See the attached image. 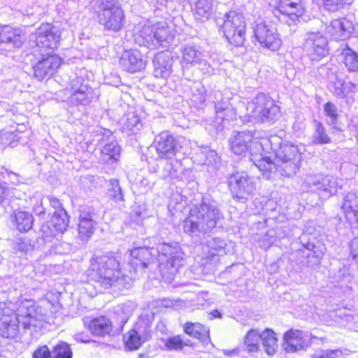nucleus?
<instances>
[{
  "label": "nucleus",
  "instance_id": "f257e3e1",
  "mask_svg": "<svg viewBox=\"0 0 358 358\" xmlns=\"http://www.w3.org/2000/svg\"><path fill=\"white\" fill-rule=\"evenodd\" d=\"M151 252L147 248L132 249L129 252V275L120 268V262L115 257L103 255L93 258L88 269L91 280L97 282L103 289L114 290L129 289L132 285L135 273L138 268H146L151 259Z\"/></svg>",
  "mask_w": 358,
  "mask_h": 358
},
{
  "label": "nucleus",
  "instance_id": "f03ea898",
  "mask_svg": "<svg viewBox=\"0 0 358 358\" xmlns=\"http://www.w3.org/2000/svg\"><path fill=\"white\" fill-rule=\"evenodd\" d=\"M268 143L271 149L275 155V162H273L271 157L262 154L251 155V161L259 169L263 178L271 180L278 174L285 177H292L296 175L300 167L301 153L297 146L283 143L278 136L269 138H263L258 143V145L264 148Z\"/></svg>",
  "mask_w": 358,
  "mask_h": 358
},
{
  "label": "nucleus",
  "instance_id": "7ed1b4c3",
  "mask_svg": "<svg viewBox=\"0 0 358 358\" xmlns=\"http://www.w3.org/2000/svg\"><path fill=\"white\" fill-rule=\"evenodd\" d=\"M44 320L41 308H36L31 301L21 302L16 310L15 305L11 302L0 303V336L3 338H16L20 331V324L27 329L42 327Z\"/></svg>",
  "mask_w": 358,
  "mask_h": 358
},
{
  "label": "nucleus",
  "instance_id": "20e7f679",
  "mask_svg": "<svg viewBox=\"0 0 358 358\" xmlns=\"http://www.w3.org/2000/svg\"><path fill=\"white\" fill-rule=\"evenodd\" d=\"M223 219V215L208 196L193 204L183 222L184 231L192 237L211 232Z\"/></svg>",
  "mask_w": 358,
  "mask_h": 358
},
{
  "label": "nucleus",
  "instance_id": "39448f33",
  "mask_svg": "<svg viewBox=\"0 0 358 358\" xmlns=\"http://www.w3.org/2000/svg\"><path fill=\"white\" fill-rule=\"evenodd\" d=\"M98 23L108 31L118 32L125 24V13L114 0H102L94 12Z\"/></svg>",
  "mask_w": 358,
  "mask_h": 358
},
{
  "label": "nucleus",
  "instance_id": "423d86ee",
  "mask_svg": "<svg viewBox=\"0 0 358 358\" xmlns=\"http://www.w3.org/2000/svg\"><path fill=\"white\" fill-rule=\"evenodd\" d=\"M249 117L255 121L273 124L281 117L280 107L270 96L259 93L247 108Z\"/></svg>",
  "mask_w": 358,
  "mask_h": 358
},
{
  "label": "nucleus",
  "instance_id": "0eeeda50",
  "mask_svg": "<svg viewBox=\"0 0 358 358\" xmlns=\"http://www.w3.org/2000/svg\"><path fill=\"white\" fill-rule=\"evenodd\" d=\"M184 254L178 247L163 243L158 248V267L163 279L171 280L184 261Z\"/></svg>",
  "mask_w": 358,
  "mask_h": 358
},
{
  "label": "nucleus",
  "instance_id": "6e6552de",
  "mask_svg": "<svg viewBox=\"0 0 358 358\" xmlns=\"http://www.w3.org/2000/svg\"><path fill=\"white\" fill-rule=\"evenodd\" d=\"M222 29L231 45H242L245 41L246 22L243 14L230 10L224 15Z\"/></svg>",
  "mask_w": 358,
  "mask_h": 358
},
{
  "label": "nucleus",
  "instance_id": "1a4fd4ad",
  "mask_svg": "<svg viewBox=\"0 0 358 358\" xmlns=\"http://www.w3.org/2000/svg\"><path fill=\"white\" fill-rule=\"evenodd\" d=\"M342 180L329 175L315 174L306 178L305 183L310 191L317 194L321 200L335 195L342 187Z\"/></svg>",
  "mask_w": 358,
  "mask_h": 358
},
{
  "label": "nucleus",
  "instance_id": "9d476101",
  "mask_svg": "<svg viewBox=\"0 0 358 358\" xmlns=\"http://www.w3.org/2000/svg\"><path fill=\"white\" fill-rule=\"evenodd\" d=\"M155 320V313L150 312L141 315L136 329H131L124 336L125 347L129 350L139 348L143 343L151 337V326Z\"/></svg>",
  "mask_w": 358,
  "mask_h": 358
},
{
  "label": "nucleus",
  "instance_id": "9b49d317",
  "mask_svg": "<svg viewBox=\"0 0 358 358\" xmlns=\"http://www.w3.org/2000/svg\"><path fill=\"white\" fill-rule=\"evenodd\" d=\"M228 184L233 197L242 202L248 200L255 190L254 179L243 171L231 174Z\"/></svg>",
  "mask_w": 358,
  "mask_h": 358
},
{
  "label": "nucleus",
  "instance_id": "f8f14e48",
  "mask_svg": "<svg viewBox=\"0 0 358 358\" xmlns=\"http://www.w3.org/2000/svg\"><path fill=\"white\" fill-rule=\"evenodd\" d=\"M69 103L74 106H87L96 98L94 90L80 77L71 80Z\"/></svg>",
  "mask_w": 358,
  "mask_h": 358
},
{
  "label": "nucleus",
  "instance_id": "ddd939ff",
  "mask_svg": "<svg viewBox=\"0 0 358 358\" xmlns=\"http://www.w3.org/2000/svg\"><path fill=\"white\" fill-rule=\"evenodd\" d=\"M69 217L65 209L55 210L50 221L43 224L41 228L43 241H50L53 236H61L66 230Z\"/></svg>",
  "mask_w": 358,
  "mask_h": 358
},
{
  "label": "nucleus",
  "instance_id": "4468645a",
  "mask_svg": "<svg viewBox=\"0 0 358 358\" xmlns=\"http://www.w3.org/2000/svg\"><path fill=\"white\" fill-rule=\"evenodd\" d=\"M269 5L274 14H279L293 21L299 20L306 12L303 0H271Z\"/></svg>",
  "mask_w": 358,
  "mask_h": 358
},
{
  "label": "nucleus",
  "instance_id": "2eb2a0df",
  "mask_svg": "<svg viewBox=\"0 0 358 358\" xmlns=\"http://www.w3.org/2000/svg\"><path fill=\"white\" fill-rule=\"evenodd\" d=\"M299 243L303 247L302 252L307 258L309 265H315L320 263L324 254L325 247L313 235L303 233L299 237Z\"/></svg>",
  "mask_w": 358,
  "mask_h": 358
},
{
  "label": "nucleus",
  "instance_id": "dca6fc26",
  "mask_svg": "<svg viewBox=\"0 0 358 358\" xmlns=\"http://www.w3.org/2000/svg\"><path fill=\"white\" fill-rule=\"evenodd\" d=\"M62 63V59L52 52L42 54L41 59L34 66V76L42 80L51 76Z\"/></svg>",
  "mask_w": 358,
  "mask_h": 358
},
{
  "label": "nucleus",
  "instance_id": "f3484780",
  "mask_svg": "<svg viewBox=\"0 0 358 358\" xmlns=\"http://www.w3.org/2000/svg\"><path fill=\"white\" fill-rule=\"evenodd\" d=\"M119 62L123 70L129 73L139 71L145 66L142 53L136 48L124 50Z\"/></svg>",
  "mask_w": 358,
  "mask_h": 358
},
{
  "label": "nucleus",
  "instance_id": "a211bd4d",
  "mask_svg": "<svg viewBox=\"0 0 358 358\" xmlns=\"http://www.w3.org/2000/svg\"><path fill=\"white\" fill-rule=\"evenodd\" d=\"M103 135L106 136V138L105 139L103 137L101 141L102 148L101 150L100 159L106 164H113L118 161L120 158V146L113 136L111 131H105Z\"/></svg>",
  "mask_w": 358,
  "mask_h": 358
},
{
  "label": "nucleus",
  "instance_id": "6ab92c4d",
  "mask_svg": "<svg viewBox=\"0 0 358 358\" xmlns=\"http://www.w3.org/2000/svg\"><path fill=\"white\" fill-rule=\"evenodd\" d=\"M257 138L259 136L256 132L252 133L250 131H234L229 140L230 149L235 155L245 156L248 152L252 139Z\"/></svg>",
  "mask_w": 358,
  "mask_h": 358
},
{
  "label": "nucleus",
  "instance_id": "aec40b11",
  "mask_svg": "<svg viewBox=\"0 0 358 358\" xmlns=\"http://www.w3.org/2000/svg\"><path fill=\"white\" fill-rule=\"evenodd\" d=\"M99 220L90 208L80 212L79 216L78 234L83 241H87L94 232Z\"/></svg>",
  "mask_w": 358,
  "mask_h": 358
},
{
  "label": "nucleus",
  "instance_id": "412c9836",
  "mask_svg": "<svg viewBox=\"0 0 358 358\" xmlns=\"http://www.w3.org/2000/svg\"><path fill=\"white\" fill-rule=\"evenodd\" d=\"M353 31L352 23L345 18L335 20L327 27V32L331 38L336 42L350 38Z\"/></svg>",
  "mask_w": 358,
  "mask_h": 358
},
{
  "label": "nucleus",
  "instance_id": "4be33fe9",
  "mask_svg": "<svg viewBox=\"0 0 358 358\" xmlns=\"http://www.w3.org/2000/svg\"><path fill=\"white\" fill-rule=\"evenodd\" d=\"M306 334L300 330L290 329L284 335V349L287 352H295L307 345L304 338Z\"/></svg>",
  "mask_w": 358,
  "mask_h": 358
},
{
  "label": "nucleus",
  "instance_id": "5701e85b",
  "mask_svg": "<svg viewBox=\"0 0 358 358\" xmlns=\"http://www.w3.org/2000/svg\"><path fill=\"white\" fill-rule=\"evenodd\" d=\"M183 331L186 334L199 340L203 346L207 347L209 344L213 346L210 338L209 329L201 324L187 322L183 326Z\"/></svg>",
  "mask_w": 358,
  "mask_h": 358
},
{
  "label": "nucleus",
  "instance_id": "b1692460",
  "mask_svg": "<svg viewBox=\"0 0 358 358\" xmlns=\"http://www.w3.org/2000/svg\"><path fill=\"white\" fill-rule=\"evenodd\" d=\"M122 131L127 136L136 134L142 128L141 120L136 111H128L120 120Z\"/></svg>",
  "mask_w": 358,
  "mask_h": 358
},
{
  "label": "nucleus",
  "instance_id": "393cba45",
  "mask_svg": "<svg viewBox=\"0 0 358 358\" xmlns=\"http://www.w3.org/2000/svg\"><path fill=\"white\" fill-rule=\"evenodd\" d=\"M159 137L158 157L171 158L176 153L175 139L168 131L162 132Z\"/></svg>",
  "mask_w": 358,
  "mask_h": 358
},
{
  "label": "nucleus",
  "instance_id": "a878e982",
  "mask_svg": "<svg viewBox=\"0 0 358 358\" xmlns=\"http://www.w3.org/2000/svg\"><path fill=\"white\" fill-rule=\"evenodd\" d=\"M85 325L87 326L93 335L98 336L109 334L112 329L110 321L104 316L93 318L88 324L87 321L85 320Z\"/></svg>",
  "mask_w": 358,
  "mask_h": 358
},
{
  "label": "nucleus",
  "instance_id": "bb28decb",
  "mask_svg": "<svg viewBox=\"0 0 358 358\" xmlns=\"http://www.w3.org/2000/svg\"><path fill=\"white\" fill-rule=\"evenodd\" d=\"M356 85L351 82H345L341 79L331 84L330 91L337 97L344 98L355 92Z\"/></svg>",
  "mask_w": 358,
  "mask_h": 358
},
{
  "label": "nucleus",
  "instance_id": "cd10ccee",
  "mask_svg": "<svg viewBox=\"0 0 358 358\" xmlns=\"http://www.w3.org/2000/svg\"><path fill=\"white\" fill-rule=\"evenodd\" d=\"M38 38L41 43H58L59 34L55 30V27L50 23H43L38 28Z\"/></svg>",
  "mask_w": 358,
  "mask_h": 358
},
{
  "label": "nucleus",
  "instance_id": "c85d7f7f",
  "mask_svg": "<svg viewBox=\"0 0 358 358\" xmlns=\"http://www.w3.org/2000/svg\"><path fill=\"white\" fill-rule=\"evenodd\" d=\"M261 341L264 351L268 355H273L278 349V339L271 329H266L261 333Z\"/></svg>",
  "mask_w": 358,
  "mask_h": 358
},
{
  "label": "nucleus",
  "instance_id": "c756f323",
  "mask_svg": "<svg viewBox=\"0 0 358 358\" xmlns=\"http://www.w3.org/2000/svg\"><path fill=\"white\" fill-rule=\"evenodd\" d=\"M34 217L31 214L25 211H18L15 213V223L18 231H28L32 227Z\"/></svg>",
  "mask_w": 358,
  "mask_h": 358
},
{
  "label": "nucleus",
  "instance_id": "7c9ffc66",
  "mask_svg": "<svg viewBox=\"0 0 358 358\" xmlns=\"http://www.w3.org/2000/svg\"><path fill=\"white\" fill-rule=\"evenodd\" d=\"M21 42V36L17 29L5 26L0 29V43H17Z\"/></svg>",
  "mask_w": 358,
  "mask_h": 358
},
{
  "label": "nucleus",
  "instance_id": "2f4dec72",
  "mask_svg": "<svg viewBox=\"0 0 358 358\" xmlns=\"http://www.w3.org/2000/svg\"><path fill=\"white\" fill-rule=\"evenodd\" d=\"M226 241L220 237H210L206 242L208 253L212 255L225 254Z\"/></svg>",
  "mask_w": 358,
  "mask_h": 358
},
{
  "label": "nucleus",
  "instance_id": "473e14b6",
  "mask_svg": "<svg viewBox=\"0 0 358 358\" xmlns=\"http://www.w3.org/2000/svg\"><path fill=\"white\" fill-rule=\"evenodd\" d=\"M315 132L312 136L313 145H323L331 143V138L328 136L323 124L317 120L314 121Z\"/></svg>",
  "mask_w": 358,
  "mask_h": 358
},
{
  "label": "nucleus",
  "instance_id": "72a5a7b5",
  "mask_svg": "<svg viewBox=\"0 0 358 358\" xmlns=\"http://www.w3.org/2000/svg\"><path fill=\"white\" fill-rule=\"evenodd\" d=\"M261 334L258 331L252 329L248 332L245 337V350L249 353L257 352L259 350Z\"/></svg>",
  "mask_w": 358,
  "mask_h": 358
},
{
  "label": "nucleus",
  "instance_id": "f704fd0d",
  "mask_svg": "<svg viewBox=\"0 0 358 358\" xmlns=\"http://www.w3.org/2000/svg\"><path fill=\"white\" fill-rule=\"evenodd\" d=\"M216 120L218 123L229 121L235 115L228 102L217 103L215 106Z\"/></svg>",
  "mask_w": 358,
  "mask_h": 358
},
{
  "label": "nucleus",
  "instance_id": "c9c22d12",
  "mask_svg": "<svg viewBox=\"0 0 358 358\" xmlns=\"http://www.w3.org/2000/svg\"><path fill=\"white\" fill-rule=\"evenodd\" d=\"M255 36L261 45H271L274 42V34L265 24H259L256 27Z\"/></svg>",
  "mask_w": 358,
  "mask_h": 358
},
{
  "label": "nucleus",
  "instance_id": "e433bc0d",
  "mask_svg": "<svg viewBox=\"0 0 358 358\" xmlns=\"http://www.w3.org/2000/svg\"><path fill=\"white\" fill-rule=\"evenodd\" d=\"M59 236H53L50 241H44L49 244V251L51 255H63L70 250V246L67 243L62 242Z\"/></svg>",
  "mask_w": 358,
  "mask_h": 358
},
{
  "label": "nucleus",
  "instance_id": "4c0bfd02",
  "mask_svg": "<svg viewBox=\"0 0 358 358\" xmlns=\"http://www.w3.org/2000/svg\"><path fill=\"white\" fill-rule=\"evenodd\" d=\"M344 64L350 71H356L358 70V55L349 46L343 50Z\"/></svg>",
  "mask_w": 358,
  "mask_h": 358
},
{
  "label": "nucleus",
  "instance_id": "58836bf2",
  "mask_svg": "<svg viewBox=\"0 0 358 358\" xmlns=\"http://www.w3.org/2000/svg\"><path fill=\"white\" fill-rule=\"evenodd\" d=\"M108 196L116 203L124 201V196L119 181L116 179L110 180Z\"/></svg>",
  "mask_w": 358,
  "mask_h": 358
},
{
  "label": "nucleus",
  "instance_id": "ea45409f",
  "mask_svg": "<svg viewBox=\"0 0 358 358\" xmlns=\"http://www.w3.org/2000/svg\"><path fill=\"white\" fill-rule=\"evenodd\" d=\"M306 51L309 58L314 60H320L326 57L329 53L327 46H305Z\"/></svg>",
  "mask_w": 358,
  "mask_h": 358
},
{
  "label": "nucleus",
  "instance_id": "a19ab883",
  "mask_svg": "<svg viewBox=\"0 0 358 358\" xmlns=\"http://www.w3.org/2000/svg\"><path fill=\"white\" fill-rule=\"evenodd\" d=\"M52 358H72L70 345L65 342H59L52 350Z\"/></svg>",
  "mask_w": 358,
  "mask_h": 358
},
{
  "label": "nucleus",
  "instance_id": "79ce46f5",
  "mask_svg": "<svg viewBox=\"0 0 358 358\" xmlns=\"http://www.w3.org/2000/svg\"><path fill=\"white\" fill-rule=\"evenodd\" d=\"M136 308V304L134 302L128 301L118 305L117 313L122 316V320L126 322L129 317L132 315Z\"/></svg>",
  "mask_w": 358,
  "mask_h": 358
},
{
  "label": "nucleus",
  "instance_id": "37998d69",
  "mask_svg": "<svg viewBox=\"0 0 358 358\" xmlns=\"http://www.w3.org/2000/svg\"><path fill=\"white\" fill-rule=\"evenodd\" d=\"M15 249L22 255H27L34 251V242L29 238H20L16 243Z\"/></svg>",
  "mask_w": 358,
  "mask_h": 358
},
{
  "label": "nucleus",
  "instance_id": "c03bdc74",
  "mask_svg": "<svg viewBox=\"0 0 358 358\" xmlns=\"http://www.w3.org/2000/svg\"><path fill=\"white\" fill-rule=\"evenodd\" d=\"M19 138L16 131H9L3 129L1 131V140L2 144L10 147H15Z\"/></svg>",
  "mask_w": 358,
  "mask_h": 358
},
{
  "label": "nucleus",
  "instance_id": "a18cd8bd",
  "mask_svg": "<svg viewBox=\"0 0 358 358\" xmlns=\"http://www.w3.org/2000/svg\"><path fill=\"white\" fill-rule=\"evenodd\" d=\"M182 52V59L187 63L192 64L199 60L201 52L194 49V46H185Z\"/></svg>",
  "mask_w": 358,
  "mask_h": 358
},
{
  "label": "nucleus",
  "instance_id": "49530a36",
  "mask_svg": "<svg viewBox=\"0 0 358 358\" xmlns=\"http://www.w3.org/2000/svg\"><path fill=\"white\" fill-rule=\"evenodd\" d=\"M164 343L165 347L169 350H182V338L180 336H173L168 339H162Z\"/></svg>",
  "mask_w": 358,
  "mask_h": 358
},
{
  "label": "nucleus",
  "instance_id": "de8ad7c7",
  "mask_svg": "<svg viewBox=\"0 0 358 358\" xmlns=\"http://www.w3.org/2000/svg\"><path fill=\"white\" fill-rule=\"evenodd\" d=\"M180 168H181V165L176 160L167 162L164 167V171L166 172L164 176L176 178L178 176V169Z\"/></svg>",
  "mask_w": 358,
  "mask_h": 358
},
{
  "label": "nucleus",
  "instance_id": "09e8293b",
  "mask_svg": "<svg viewBox=\"0 0 358 358\" xmlns=\"http://www.w3.org/2000/svg\"><path fill=\"white\" fill-rule=\"evenodd\" d=\"M1 173L4 179H7L13 185H17L23 182L24 178L16 173L5 169Z\"/></svg>",
  "mask_w": 358,
  "mask_h": 358
},
{
  "label": "nucleus",
  "instance_id": "8fccbe9b",
  "mask_svg": "<svg viewBox=\"0 0 358 358\" xmlns=\"http://www.w3.org/2000/svg\"><path fill=\"white\" fill-rule=\"evenodd\" d=\"M326 115L331 119V123L334 124L337 120V107L331 102H327L324 106Z\"/></svg>",
  "mask_w": 358,
  "mask_h": 358
},
{
  "label": "nucleus",
  "instance_id": "3c124183",
  "mask_svg": "<svg viewBox=\"0 0 358 358\" xmlns=\"http://www.w3.org/2000/svg\"><path fill=\"white\" fill-rule=\"evenodd\" d=\"M33 358H51V352L46 345H43L35 350Z\"/></svg>",
  "mask_w": 358,
  "mask_h": 358
},
{
  "label": "nucleus",
  "instance_id": "603ef678",
  "mask_svg": "<svg viewBox=\"0 0 358 358\" xmlns=\"http://www.w3.org/2000/svg\"><path fill=\"white\" fill-rule=\"evenodd\" d=\"M273 231H268L263 237V239L260 242V246L264 249L269 248L272 243L275 241L273 237Z\"/></svg>",
  "mask_w": 358,
  "mask_h": 358
},
{
  "label": "nucleus",
  "instance_id": "864d4df0",
  "mask_svg": "<svg viewBox=\"0 0 358 358\" xmlns=\"http://www.w3.org/2000/svg\"><path fill=\"white\" fill-rule=\"evenodd\" d=\"M204 152L206 154L205 163H217L219 161L220 157L215 151L210 150L208 147H206L204 148Z\"/></svg>",
  "mask_w": 358,
  "mask_h": 358
},
{
  "label": "nucleus",
  "instance_id": "5fc2aeb1",
  "mask_svg": "<svg viewBox=\"0 0 358 358\" xmlns=\"http://www.w3.org/2000/svg\"><path fill=\"white\" fill-rule=\"evenodd\" d=\"M33 199L36 201V203L33 206L34 212L38 215H42L45 213V208L43 206V201L40 196H34Z\"/></svg>",
  "mask_w": 358,
  "mask_h": 358
},
{
  "label": "nucleus",
  "instance_id": "6e6d98bb",
  "mask_svg": "<svg viewBox=\"0 0 358 358\" xmlns=\"http://www.w3.org/2000/svg\"><path fill=\"white\" fill-rule=\"evenodd\" d=\"M324 358H338L342 355L340 350H327L323 351Z\"/></svg>",
  "mask_w": 358,
  "mask_h": 358
},
{
  "label": "nucleus",
  "instance_id": "4d7b16f0",
  "mask_svg": "<svg viewBox=\"0 0 358 358\" xmlns=\"http://www.w3.org/2000/svg\"><path fill=\"white\" fill-rule=\"evenodd\" d=\"M324 36L320 32H310L308 34V41L315 43L320 41V40L323 39Z\"/></svg>",
  "mask_w": 358,
  "mask_h": 358
},
{
  "label": "nucleus",
  "instance_id": "13d9d810",
  "mask_svg": "<svg viewBox=\"0 0 358 358\" xmlns=\"http://www.w3.org/2000/svg\"><path fill=\"white\" fill-rule=\"evenodd\" d=\"M74 338L76 341L84 343H87L91 341L90 337L84 333H78L74 335Z\"/></svg>",
  "mask_w": 358,
  "mask_h": 358
},
{
  "label": "nucleus",
  "instance_id": "bf43d9fd",
  "mask_svg": "<svg viewBox=\"0 0 358 358\" xmlns=\"http://www.w3.org/2000/svg\"><path fill=\"white\" fill-rule=\"evenodd\" d=\"M174 306V302L173 300L170 299L163 298L161 299H158V308L159 307H164V308H171Z\"/></svg>",
  "mask_w": 358,
  "mask_h": 358
},
{
  "label": "nucleus",
  "instance_id": "052dcab7",
  "mask_svg": "<svg viewBox=\"0 0 358 358\" xmlns=\"http://www.w3.org/2000/svg\"><path fill=\"white\" fill-rule=\"evenodd\" d=\"M48 201L50 206L55 209V210H59V209H64L57 199L50 196L48 197Z\"/></svg>",
  "mask_w": 358,
  "mask_h": 358
},
{
  "label": "nucleus",
  "instance_id": "680f3d73",
  "mask_svg": "<svg viewBox=\"0 0 358 358\" xmlns=\"http://www.w3.org/2000/svg\"><path fill=\"white\" fill-rule=\"evenodd\" d=\"M350 251L355 257L358 256V238H355L350 243Z\"/></svg>",
  "mask_w": 358,
  "mask_h": 358
},
{
  "label": "nucleus",
  "instance_id": "e2e57ef3",
  "mask_svg": "<svg viewBox=\"0 0 358 358\" xmlns=\"http://www.w3.org/2000/svg\"><path fill=\"white\" fill-rule=\"evenodd\" d=\"M171 73V65L166 64L164 66V70L161 71V76L162 78H166Z\"/></svg>",
  "mask_w": 358,
  "mask_h": 358
},
{
  "label": "nucleus",
  "instance_id": "0e129e2a",
  "mask_svg": "<svg viewBox=\"0 0 358 358\" xmlns=\"http://www.w3.org/2000/svg\"><path fill=\"white\" fill-rule=\"evenodd\" d=\"M210 319L219 318L222 317L221 313L217 310H214L210 313Z\"/></svg>",
  "mask_w": 358,
  "mask_h": 358
},
{
  "label": "nucleus",
  "instance_id": "69168bd1",
  "mask_svg": "<svg viewBox=\"0 0 358 358\" xmlns=\"http://www.w3.org/2000/svg\"><path fill=\"white\" fill-rule=\"evenodd\" d=\"M5 189L0 185V203L3 201L4 198Z\"/></svg>",
  "mask_w": 358,
  "mask_h": 358
},
{
  "label": "nucleus",
  "instance_id": "338daca9",
  "mask_svg": "<svg viewBox=\"0 0 358 358\" xmlns=\"http://www.w3.org/2000/svg\"><path fill=\"white\" fill-rule=\"evenodd\" d=\"M148 152L152 153V152H157V145L152 143L148 148Z\"/></svg>",
  "mask_w": 358,
  "mask_h": 358
},
{
  "label": "nucleus",
  "instance_id": "774afa93",
  "mask_svg": "<svg viewBox=\"0 0 358 358\" xmlns=\"http://www.w3.org/2000/svg\"><path fill=\"white\" fill-rule=\"evenodd\" d=\"M192 345V342L191 341L189 340H182V349L183 348L184 346H191Z\"/></svg>",
  "mask_w": 358,
  "mask_h": 358
}]
</instances>
